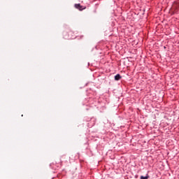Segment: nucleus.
I'll return each instance as SVG.
<instances>
[{
	"label": "nucleus",
	"instance_id": "1",
	"mask_svg": "<svg viewBox=\"0 0 179 179\" xmlns=\"http://www.w3.org/2000/svg\"><path fill=\"white\" fill-rule=\"evenodd\" d=\"M68 39L69 40H73V38H76V36L75 35V33L73 31H69L68 32Z\"/></svg>",
	"mask_w": 179,
	"mask_h": 179
},
{
	"label": "nucleus",
	"instance_id": "2",
	"mask_svg": "<svg viewBox=\"0 0 179 179\" xmlns=\"http://www.w3.org/2000/svg\"><path fill=\"white\" fill-rule=\"evenodd\" d=\"M74 7L76 9H78V10H83L84 9H86V8L83 7V6L80 5V3L75 4Z\"/></svg>",
	"mask_w": 179,
	"mask_h": 179
},
{
	"label": "nucleus",
	"instance_id": "3",
	"mask_svg": "<svg viewBox=\"0 0 179 179\" xmlns=\"http://www.w3.org/2000/svg\"><path fill=\"white\" fill-rule=\"evenodd\" d=\"M122 77L121 76V75L120 74H117L115 76V80H120Z\"/></svg>",
	"mask_w": 179,
	"mask_h": 179
},
{
	"label": "nucleus",
	"instance_id": "4",
	"mask_svg": "<svg viewBox=\"0 0 179 179\" xmlns=\"http://www.w3.org/2000/svg\"><path fill=\"white\" fill-rule=\"evenodd\" d=\"M149 178V175H147L146 176H141L140 179H148Z\"/></svg>",
	"mask_w": 179,
	"mask_h": 179
}]
</instances>
